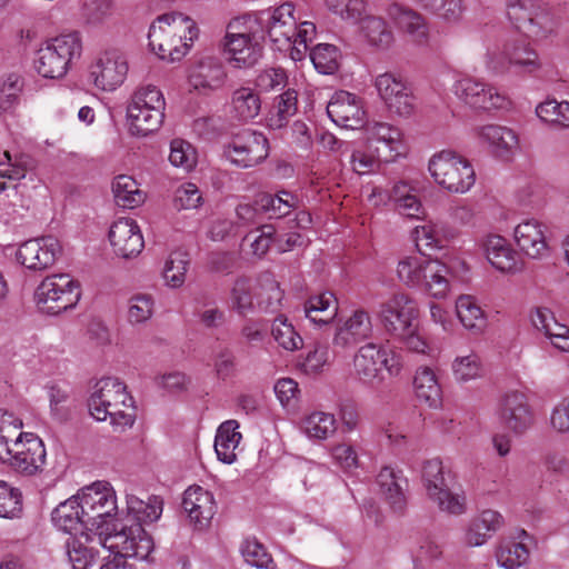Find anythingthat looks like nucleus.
<instances>
[{
    "label": "nucleus",
    "mask_w": 569,
    "mask_h": 569,
    "mask_svg": "<svg viewBox=\"0 0 569 569\" xmlns=\"http://www.w3.org/2000/svg\"><path fill=\"white\" fill-rule=\"evenodd\" d=\"M61 246L54 237H41L23 242L17 252L18 261L28 269L43 270L54 263Z\"/></svg>",
    "instance_id": "nucleus-20"
},
{
    "label": "nucleus",
    "mask_w": 569,
    "mask_h": 569,
    "mask_svg": "<svg viewBox=\"0 0 569 569\" xmlns=\"http://www.w3.org/2000/svg\"><path fill=\"white\" fill-rule=\"evenodd\" d=\"M513 240L522 254L530 259H543L549 256V229L538 219L529 218L513 229Z\"/></svg>",
    "instance_id": "nucleus-17"
},
{
    "label": "nucleus",
    "mask_w": 569,
    "mask_h": 569,
    "mask_svg": "<svg viewBox=\"0 0 569 569\" xmlns=\"http://www.w3.org/2000/svg\"><path fill=\"white\" fill-rule=\"evenodd\" d=\"M416 246L420 252L432 251L443 247L442 227L436 222L417 226L412 232Z\"/></svg>",
    "instance_id": "nucleus-55"
},
{
    "label": "nucleus",
    "mask_w": 569,
    "mask_h": 569,
    "mask_svg": "<svg viewBox=\"0 0 569 569\" xmlns=\"http://www.w3.org/2000/svg\"><path fill=\"white\" fill-rule=\"evenodd\" d=\"M182 510L193 530L204 531L210 527L217 511L214 496L200 486H191L183 492Z\"/></svg>",
    "instance_id": "nucleus-18"
},
{
    "label": "nucleus",
    "mask_w": 569,
    "mask_h": 569,
    "mask_svg": "<svg viewBox=\"0 0 569 569\" xmlns=\"http://www.w3.org/2000/svg\"><path fill=\"white\" fill-rule=\"evenodd\" d=\"M98 545L121 558H136L144 560L153 551L154 545L151 537L140 525L116 527L101 531L97 539Z\"/></svg>",
    "instance_id": "nucleus-9"
},
{
    "label": "nucleus",
    "mask_w": 569,
    "mask_h": 569,
    "mask_svg": "<svg viewBox=\"0 0 569 569\" xmlns=\"http://www.w3.org/2000/svg\"><path fill=\"white\" fill-rule=\"evenodd\" d=\"M164 120V113L157 110L142 109L128 104L127 107V122L131 136L147 137L157 132Z\"/></svg>",
    "instance_id": "nucleus-32"
},
{
    "label": "nucleus",
    "mask_w": 569,
    "mask_h": 569,
    "mask_svg": "<svg viewBox=\"0 0 569 569\" xmlns=\"http://www.w3.org/2000/svg\"><path fill=\"white\" fill-rule=\"evenodd\" d=\"M310 58L320 73L331 74L338 69V50L333 44H317L311 50Z\"/></svg>",
    "instance_id": "nucleus-63"
},
{
    "label": "nucleus",
    "mask_w": 569,
    "mask_h": 569,
    "mask_svg": "<svg viewBox=\"0 0 569 569\" xmlns=\"http://www.w3.org/2000/svg\"><path fill=\"white\" fill-rule=\"evenodd\" d=\"M558 27V18L546 6L539 4L522 33L532 41L540 42L556 36Z\"/></svg>",
    "instance_id": "nucleus-35"
},
{
    "label": "nucleus",
    "mask_w": 569,
    "mask_h": 569,
    "mask_svg": "<svg viewBox=\"0 0 569 569\" xmlns=\"http://www.w3.org/2000/svg\"><path fill=\"white\" fill-rule=\"evenodd\" d=\"M110 411L111 425L117 431L131 428L136 420V406L131 393H113Z\"/></svg>",
    "instance_id": "nucleus-49"
},
{
    "label": "nucleus",
    "mask_w": 569,
    "mask_h": 569,
    "mask_svg": "<svg viewBox=\"0 0 569 569\" xmlns=\"http://www.w3.org/2000/svg\"><path fill=\"white\" fill-rule=\"evenodd\" d=\"M188 264L187 253L181 251L172 252L166 260L162 272L167 286L180 288L186 281Z\"/></svg>",
    "instance_id": "nucleus-57"
},
{
    "label": "nucleus",
    "mask_w": 569,
    "mask_h": 569,
    "mask_svg": "<svg viewBox=\"0 0 569 569\" xmlns=\"http://www.w3.org/2000/svg\"><path fill=\"white\" fill-rule=\"evenodd\" d=\"M437 508L450 516H461L467 512L468 502L463 491H453L447 487L446 489L429 498Z\"/></svg>",
    "instance_id": "nucleus-54"
},
{
    "label": "nucleus",
    "mask_w": 569,
    "mask_h": 569,
    "mask_svg": "<svg viewBox=\"0 0 569 569\" xmlns=\"http://www.w3.org/2000/svg\"><path fill=\"white\" fill-rule=\"evenodd\" d=\"M261 109L259 94L251 88L241 87L236 89L231 96L230 113L238 121L254 119Z\"/></svg>",
    "instance_id": "nucleus-40"
},
{
    "label": "nucleus",
    "mask_w": 569,
    "mask_h": 569,
    "mask_svg": "<svg viewBox=\"0 0 569 569\" xmlns=\"http://www.w3.org/2000/svg\"><path fill=\"white\" fill-rule=\"evenodd\" d=\"M391 18L398 28L405 32L412 42L417 44H426L429 39V27L423 16L417 11L392 6L389 10Z\"/></svg>",
    "instance_id": "nucleus-28"
},
{
    "label": "nucleus",
    "mask_w": 569,
    "mask_h": 569,
    "mask_svg": "<svg viewBox=\"0 0 569 569\" xmlns=\"http://www.w3.org/2000/svg\"><path fill=\"white\" fill-rule=\"evenodd\" d=\"M327 9L342 20L358 22L367 11L366 0H325Z\"/></svg>",
    "instance_id": "nucleus-62"
},
{
    "label": "nucleus",
    "mask_w": 569,
    "mask_h": 569,
    "mask_svg": "<svg viewBox=\"0 0 569 569\" xmlns=\"http://www.w3.org/2000/svg\"><path fill=\"white\" fill-rule=\"evenodd\" d=\"M327 114L337 126L359 129L365 124V110L361 99L348 91L336 92L327 106Z\"/></svg>",
    "instance_id": "nucleus-21"
},
{
    "label": "nucleus",
    "mask_w": 569,
    "mask_h": 569,
    "mask_svg": "<svg viewBox=\"0 0 569 569\" xmlns=\"http://www.w3.org/2000/svg\"><path fill=\"white\" fill-rule=\"evenodd\" d=\"M508 49L510 68H517L528 74H533L542 68L538 52L529 43L508 42Z\"/></svg>",
    "instance_id": "nucleus-46"
},
{
    "label": "nucleus",
    "mask_w": 569,
    "mask_h": 569,
    "mask_svg": "<svg viewBox=\"0 0 569 569\" xmlns=\"http://www.w3.org/2000/svg\"><path fill=\"white\" fill-rule=\"evenodd\" d=\"M533 537L523 528H515L493 547L496 563L501 569H521L529 565Z\"/></svg>",
    "instance_id": "nucleus-12"
},
{
    "label": "nucleus",
    "mask_w": 569,
    "mask_h": 569,
    "mask_svg": "<svg viewBox=\"0 0 569 569\" xmlns=\"http://www.w3.org/2000/svg\"><path fill=\"white\" fill-rule=\"evenodd\" d=\"M22 88V78L17 73H9L0 80V111H8L18 103Z\"/></svg>",
    "instance_id": "nucleus-64"
},
{
    "label": "nucleus",
    "mask_w": 569,
    "mask_h": 569,
    "mask_svg": "<svg viewBox=\"0 0 569 569\" xmlns=\"http://www.w3.org/2000/svg\"><path fill=\"white\" fill-rule=\"evenodd\" d=\"M375 88L390 111L403 117L413 112L416 98L401 76L393 72L378 74Z\"/></svg>",
    "instance_id": "nucleus-14"
},
{
    "label": "nucleus",
    "mask_w": 569,
    "mask_h": 569,
    "mask_svg": "<svg viewBox=\"0 0 569 569\" xmlns=\"http://www.w3.org/2000/svg\"><path fill=\"white\" fill-rule=\"evenodd\" d=\"M80 297L79 283L67 273L44 278L34 291L37 306L51 315L74 308Z\"/></svg>",
    "instance_id": "nucleus-8"
},
{
    "label": "nucleus",
    "mask_w": 569,
    "mask_h": 569,
    "mask_svg": "<svg viewBox=\"0 0 569 569\" xmlns=\"http://www.w3.org/2000/svg\"><path fill=\"white\" fill-rule=\"evenodd\" d=\"M506 526L505 516L497 509L478 511L462 529L460 541L467 548H479Z\"/></svg>",
    "instance_id": "nucleus-16"
},
{
    "label": "nucleus",
    "mask_w": 569,
    "mask_h": 569,
    "mask_svg": "<svg viewBox=\"0 0 569 569\" xmlns=\"http://www.w3.org/2000/svg\"><path fill=\"white\" fill-rule=\"evenodd\" d=\"M349 163L353 172L357 174H369L379 169L380 162L383 161L380 146L372 147L367 144L353 148L350 143Z\"/></svg>",
    "instance_id": "nucleus-47"
},
{
    "label": "nucleus",
    "mask_w": 569,
    "mask_h": 569,
    "mask_svg": "<svg viewBox=\"0 0 569 569\" xmlns=\"http://www.w3.org/2000/svg\"><path fill=\"white\" fill-rule=\"evenodd\" d=\"M86 518L77 493L59 503L52 512V522L58 529L73 536L81 535L88 540L90 531L86 525Z\"/></svg>",
    "instance_id": "nucleus-26"
},
{
    "label": "nucleus",
    "mask_w": 569,
    "mask_h": 569,
    "mask_svg": "<svg viewBox=\"0 0 569 569\" xmlns=\"http://www.w3.org/2000/svg\"><path fill=\"white\" fill-rule=\"evenodd\" d=\"M428 170L435 182L450 193H466L476 182V172L470 161L452 150L435 153Z\"/></svg>",
    "instance_id": "nucleus-6"
},
{
    "label": "nucleus",
    "mask_w": 569,
    "mask_h": 569,
    "mask_svg": "<svg viewBox=\"0 0 569 569\" xmlns=\"http://www.w3.org/2000/svg\"><path fill=\"white\" fill-rule=\"evenodd\" d=\"M429 258L425 256H406L402 257L397 264V277L399 281L410 288L417 289L423 280L425 268Z\"/></svg>",
    "instance_id": "nucleus-48"
},
{
    "label": "nucleus",
    "mask_w": 569,
    "mask_h": 569,
    "mask_svg": "<svg viewBox=\"0 0 569 569\" xmlns=\"http://www.w3.org/2000/svg\"><path fill=\"white\" fill-rule=\"evenodd\" d=\"M448 274L449 269L445 263L437 259H429L418 290L437 299L446 298L450 290Z\"/></svg>",
    "instance_id": "nucleus-34"
},
{
    "label": "nucleus",
    "mask_w": 569,
    "mask_h": 569,
    "mask_svg": "<svg viewBox=\"0 0 569 569\" xmlns=\"http://www.w3.org/2000/svg\"><path fill=\"white\" fill-rule=\"evenodd\" d=\"M360 34L366 42L376 49H388L393 42V33L385 19L376 16H362Z\"/></svg>",
    "instance_id": "nucleus-38"
},
{
    "label": "nucleus",
    "mask_w": 569,
    "mask_h": 569,
    "mask_svg": "<svg viewBox=\"0 0 569 569\" xmlns=\"http://www.w3.org/2000/svg\"><path fill=\"white\" fill-rule=\"evenodd\" d=\"M22 429L20 418L0 411V461L20 475L36 476L47 465L46 446L38 435Z\"/></svg>",
    "instance_id": "nucleus-1"
},
{
    "label": "nucleus",
    "mask_w": 569,
    "mask_h": 569,
    "mask_svg": "<svg viewBox=\"0 0 569 569\" xmlns=\"http://www.w3.org/2000/svg\"><path fill=\"white\" fill-rule=\"evenodd\" d=\"M126 510L127 516L142 527V525L152 523L160 519L163 511V499L160 496L151 495L143 500L133 492H126Z\"/></svg>",
    "instance_id": "nucleus-30"
},
{
    "label": "nucleus",
    "mask_w": 569,
    "mask_h": 569,
    "mask_svg": "<svg viewBox=\"0 0 569 569\" xmlns=\"http://www.w3.org/2000/svg\"><path fill=\"white\" fill-rule=\"evenodd\" d=\"M82 42L78 32L60 34L46 41L37 51L34 67L49 79L64 77L73 59L81 56Z\"/></svg>",
    "instance_id": "nucleus-5"
},
{
    "label": "nucleus",
    "mask_w": 569,
    "mask_h": 569,
    "mask_svg": "<svg viewBox=\"0 0 569 569\" xmlns=\"http://www.w3.org/2000/svg\"><path fill=\"white\" fill-rule=\"evenodd\" d=\"M338 299L330 291L312 296L305 303L306 317L319 326L330 323L338 315Z\"/></svg>",
    "instance_id": "nucleus-37"
},
{
    "label": "nucleus",
    "mask_w": 569,
    "mask_h": 569,
    "mask_svg": "<svg viewBox=\"0 0 569 569\" xmlns=\"http://www.w3.org/2000/svg\"><path fill=\"white\" fill-rule=\"evenodd\" d=\"M128 104L141 107L142 109L148 108L149 110H151V108L153 110L158 109L160 113H164L166 110V100L161 90L152 84L139 87L131 96V100Z\"/></svg>",
    "instance_id": "nucleus-59"
},
{
    "label": "nucleus",
    "mask_w": 569,
    "mask_h": 569,
    "mask_svg": "<svg viewBox=\"0 0 569 569\" xmlns=\"http://www.w3.org/2000/svg\"><path fill=\"white\" fill-rule=\"evenodd\" d=\"M421 478L428 498L436 496V493L448 487L446 470L440 459L427 460L422 467Z\"/></svg>",
    "instance_id": "nucleus-52"
},
{
    "label": "nucleus",
    "mask_w": 569,
    "mask_h": 569,
    "mask_svg": "<svg viewBox=\"0 0 569 569\" xmlns=\"http://www.w3.org/2000/svg\"><path fill=\"white\" fill-rule=\"evenodd\" d=\"M123 53L111 49L101 52L89 67V79L97 89L113 91L121 86L128 73Z\"/></svg>",
    "instance_id": "nucleus-13"
},
{
    "label": "nucleus",
    "mask_w": 569,
    "mask_h": 569,
    "mask_svg": "<svg viewBox=\"0 0 569 569\" xmlns=\"http://www.w3.org/2000/svg\"><path fill=\"white\" fill-rule=\"evenodd\" d=\"M109 241L114 253L123 259L137 257L144 247L140 227L131 218H120L111 224Z\"/></svg>",
    "instance_id": "nucleus-22"
},
{
    "label": "nucleus",
    "mask_w": 569,
    "mask_h": 569,
    "mask_svg": "<svg viewBox=\"0 0 569 569\" xmlns=\"http://www.w3.org/2000/svg\"><path fill=\"white\" fill-rule=\"evenodd\" d=\"M258 280L254 282L247 277H238L229 291L230 308L238 316L246 317L256 311Z\"/></svg>",
    "instance_id": "nucleus-36"
},
{
    "label": "nucleus",
    "mask_w": 569,
    "mask_h": 569,
    "mask_svg": "<svg viewBox=\"0 0 569 569\" xmlns=\"http://www.w3.org/2000/svg\"><path fill=\"white\" fill-rule=\"evenodd\" d=\"M453 92L459 100L473 109L490 110L505 108L508 99L497 88L471 77L458 79Z\"/></svg>",
    "instance_id": "nucleus-15"
},
{
    "label": "nucleus",
    "mask_w": 569,
    "mask_h": 569,
    "mask_svg": "<svg viewBox=\"0 0 569 569\" xmlns=\"http://www.w3.org/2000/svg\"><path fill=\"white\" fill-rule=\"evenodd\" d=\"M94 538L97 536L93 532H89L88 540L81 535L69 538L66 549L71 569H88L96 562L98 551L88 545L93 542Z\"/></svg>",
    "instance_id": "nucleus-39"
},
{
    "label": "nucleus",
    "mask_w": 569,
    "mask_h": 569,
    "mask_svg": "<svg viewBox=\"0 0 569 569\" xmlns=\"http://www.w3.org/2000/svg\"><path fill=\"white\" fill-rule=\"evenodd\" d=\"M169 161L184 171H191L197 164L196 149L186 140L173 139L170 142Z\"/></svg>",
    "instance_id": "nucleus-60"
},
{
    "label": "nucleus",
    "mask_w": 569,
    "mask_h": 569,
    "mask_svg": "<svg viewBox=\"0 0 569 569\" xmlns=\"http://www.w3.org/2000/svg\"><path fill=\"white\" fill-rule=\"evenodd\" d=\"M401 368L399 356L373 342L361 346L353 356V376L368 387L383 380V370L397 376Z\"/></svg>",
    "instance_id": "nucleus-7"
},
{
    "label": "nucleus",
    "mask_w": 569,
    "mask_h": 569,
    "mask_svg": "<svg viewBox=\"0 0 569 569\" xmlns=\"http://www.w3.org/2000/svg\"><path fill=\"white\" fill-rule=\"evenodd\" d=\"M368 144H381L385 162H392L407 153V146L401 131L385 122H373L367 126Z\"/></svg>",
    "instance_id": "nucleus-24"
},
{
    "label": "nucleus",
    "mask_w": 569,
    "mask_h": 569,
    "mask_svg": "<svg viewBox=\"0 0 569 569\" xmlns=\"http://www.w3.org/2000/svg\"><path fill=\"white\" fill-rule=\"evenodd\" d=\"M256 296V309L262 312H276L281 307L283 291L278 281L269 273H262L258 278Z\"/></svg>",
    "instance_id": "nucleus-41"
},
{
    "label": "nucleus",
    "mask_w": 569,
    "mask_h": 569,
    "mask_svg": "<svg viewBox=\"0 0 569 569\" xmlns=\"http://www.w3.org/2000/svg\"><path fill=\"white\" fill-rule=\"evenodd\" d=\"M301 430L308 439L323 441L336 433L337 419L332 413L313 411L303 418Z\"/></svg>",
    "instance_id": "nucleus-42"
},
{
    "label": "nucleus",
    "mask_w": 569,
    "mask_h": 569,
    "mask_svg": "<svg viewBox=\"0 0 569 569\" xmlns=\"http://www.w3.org/2000/svg\"><path fill=\"white\" fill-rule=\"evenodd\" d=\"M260 209L271 219H280L298 209L300 200L293 193L282 190L276 194L263 193L257 200Z\"/></svg>",
    "instance_id": "nucleus-44"
},
{
    "label": "nucleus",
    "mask_w": 569,
    "mask_h": 569,
    "mask_svg": "<svg viewBox=\"0 0 569 569\" xmlns=\"http://www.w3.org/2000/svg\"><path fill=\"white\" fill-rule=\"evenodd\" d=\"M244 561L258 569H277L271 555L257 539H246L240 548Z\"/></svg>",
    "instance_id": "nucleus-58"
},
{
    "label": "nucleus",
    "mask_w": 569,
    "mask_h": 569,
    "mask_svg": "<svg viewBox=\"0 0 569 569\" xmlns=\"http://www.w3.org/2000/svg\"><path fill=\"white\" fill-rule=\"evenodd\" d=\"M226 77L221 62L209 57L200 60L191 69L189 81L196 90H217L223 86Z\"/></svg>",
    "instance_id": "nucleus-29"
},
{
    "label": "nucleus",
    "mask_w": 569,
    "mask_h": 569,
    "mask_svg": "<svg viewBox=\"0 0 569 569\" xmlns=\"http://www.w3.org/2000/svg\"><path fill=\"white\" fill-rule=\"evenodd\" d=\"M478 137L491 152L498 157L511 153L518 147V137L509 128L499 124H486L478 129Z\"/></svg>",
    "instance_id": "nucleus-31"
},
{
    "label": "nucleus",
    "mask_w": 569,
    "mask_h": 569,
    "mask_svg": "<svg viewBox=\"0 0 569 569\" xmlns=\"http://www.w3.org/2000/svg\"><path fill=\"white\" fill-rule=\"evenodd\" d=\"M267 14V33L274 49L288 52L293 61L302 60L309 43L316 36L315 23L310 21L298 23L295 6L291 2L269 9Z\"/></svg>",
    "instance_id": "nucleus-2"
},
{
    "label": "nucleus",
    "mask_w": 569,
    "mask_h": 569,
    "mask_svg": "<svg viewBox=\"0 0 569 569\" xmlns=\"http://www.w3.org/2000/svg\"><path fill=\"white\" fill-rule=\"evenodd\" d=\"M297 110L298 93L293 89H288L274 98L273 106L267 117L268 127L273 130L286 127Z\"/></svg>",
    "instance_id": "nucleus-43"
},
{
    "label": "nucleus",
    "mask_w": 569,
    "mask_h": 569,
    "mask_svg": "<svg viewBox=\"0 0 569 569\" xmlns=\"http://www.w3.org/2000/svg\"><path fill=\"white\" fill-rule=\"evenodd\" d=\"M419 316L417 301L406 292H396L381 303L379 319L392 337L409 330Z\"/></svg>",
    "instance_id": "nucleus-11"
},
{
    "label": "nucleus",
    "mask_w": 569,
    "mask_h": 569,
    "mask_svg": "<svg viewBox=\"0 0 569 569\" xmlns=\"http://www.w3.org/2000/svg\"><path fill=\"white\" fill-rule=\"evenodd\" d=\"M482 246L488 261L497 270L505 273H517L523 269V261L519 253L502 236L488 234Z\"/></svg>",
    "instance_id": "nucleus-23"
},
{
    "label": "nucleus",
    "mask_w": 569,
    "mask_h": 569,
    "mask_svg": "<svg viewBox=\"0 0 569 569\" xmlns=\"http://www.w3.org/2000/svg\"><path fill=\"white\" fill-rule=\"evenodd\" d=\"M239 21L228 24L224 37V50L229 54V61L236 68H250L254 66L262 56L259 43L252 42L251 36L240 32Z\"/></svg>",
    "instance_id": "nucleus-19"
},
{
    "label": "nucleus",
    "mask_w": 569,
    "mask_h": 569,
    "mask_svg": "<svg viewBox=\"0 0 569 569\" xmlns=\"http://www.w3.org/2000/svg\"><path fill=\"white\" fill-rule=\"evenodd\" d=\"M81 501L86 525L99 538L101 531L114 527L118 515L117 493L112 485L104 480L94 481L77 492Z\"/></svg>",
    "instance_id": "nucleus-4"
},
{
    "label": "nucleus",
    "mask_w": 569,
    "mask_h": 569,
    "mask_svg": "<svg viewBox=\"0 0 569 569\" xmlns=\"http://www.w3.org/2000/svg\"><path fill=\"white\" fill-rule=\"evenodd\" d=\"M536 113L543 122L560 128H569L568 101L559 102L556 99H547L537 106Z\"/></svg>",
    "instance_id": "nucleus-53"
},
{
    "label": "nucleus",
    "mask_w": 569,
    "mask_h": 569,
    "mask_svg": "<svg viewBox=\"0 0 569 569\" xmlns=\"http://www.w3.org/2000/svg\"><path fill=\"white\" fill-rule=\"evenodd\" d=\"M223 154L238 168H253L268 158L269 141L262 132L244 129L233 134L224 144Z\"/></svg>",
    "instance_id": "nucleus-10"
},
{
    "label": "nucleus",
    "mask_w": 569,
    "mask_h": 569,
    "mask_svg": "<svg viewBox=\"0 0 569 569\" xmlns=\"http://www.w3.org/2000/svg\"><path fill=\"white\" fill-rule=\"evenodd\" d=\"M197 37L196 22L180 12L159 16L148 33L150 49L160 59L172 62L186 56Z\"/></svg>",
    "instance_id": "nucleus-3"
},
{
    "label": "nucleus",
    "mask_w": 569,
    "mask_h": 569,
    "mask_svg": "<svg viewBox=\"0 0 569 569\" xmlns=\"http://www.w3.org/2000/svg\"><path fill=\"white\" fill-rule=\"evenodd\" d=\"M539 4L536 0H507V18L517 30L522 32L526 23H528L529 18Z\"/></svg>",
    "instance_id": "nucleus-61"
},
{
    "label": "nucleus",
    "mask_w": 569,
    "mask_h": 569,
    "mask_svg": "<svg viewBox=\"0 0 569 569\" xmlns=\"http://www.w3.org/2000/svg\"><path fill=\"white\" fill-rule=\"evenodd\" d=\"M271 336L279 347L287 351H295L303 346L302 337L287 317L278 316L271 325Z\"/></svg>",
    "instance_id": "nucleus-50"
},
{
    "label": "nucleus",
    "mask_w": 569,
    "mask_h": 569,
    "mask_svg": "<svg viewBox=\"0 0 569 569\" xmlns=\"http://www.w3.org/2000/svg\"><path fill=\"white\" fill-rule=\"evenodd\" d=\"M377 482L381 495L389 502L390 507L400 511L406 505V479L391 467H385L380 470Z\"/></svg>",
    "instance_id": "nucleus-33"
},
{
    "label": "nucleus",
    "mask_w": 569,
    "mask_h": 569,
    "mask_svg": "<svg viewBox=\"0 0 569 569\" xmlns=\"http://www.w3.org/2000/svg\"><path fill=\"white\" fill-rule=\"evenodd\" d=\"M112 192L116 203L124 209H134L146 200V193L139 188L138 182L126 174L114 178Z\"/></svg>",
    "instance_id": "nucleus-45"
},
{
    "label": "nucleus",
    "mask_w": 569,
    "mask_h": 569,
    "mask_svg": "<svg viewBox=\"0 0 569 569\" xmlns=\"http://www.w3.org/2000/svg\"><path fill=\"white\" fill-rule=\"evenodd\" d=\"M372 331L370 315L362 309L356 310L348 319L337 326L332 343L346 349L369 339Z\"/></svg>",
    "instance_id": "nucleus-25"
},
{
    "label": "nucleus",
    "mask_w": 569,
    "mask_h": 569,
    "mask_svg": "<svg viewBox=\"0 0 569 569\" xmlns=\"http://www.w3.org/2000/svg\"><path fill=\"white\" fill-rule=\"evenodd\" d=\"M456 311L465 328L480 331L486 319L482 309L471 296H461L456 302Z\"/></svg>",
    "instance_id": "nucleus-51"
},
{
    "label": "nucleus",
    "mask_w": 569,
    "mask_h": 569,
    "mask_svg": "<svg viewBox=\"0 0 569 569\" xmlns=\"http://www.w3.org/2000/svg\"><path fill=\"white\" fill-rule=\"evenodd\" d=\"M154 300L150 295L132 296L127 305V320L132 326L147 322L153 316Z\"/></svg>",
    "instance_id": "nucleus-56"
},
{
    "label": "nucleus",
    "mask_w": 569,
    "mask_h": 569,
    "mask_svg": "<svg viewBox=\"0 0 569 569\" xmlns=\"http://www.w3.org/2000/svg\"><path fill=\"white\" fill-rule=\"evenodd\" d=\"M237 420H226L219 425L214 436L213 448L220 462L232 465L238 459V450L242 440Z\"/></svg>",
    "instance_id": "nucleus-27"
}]
</instances>
